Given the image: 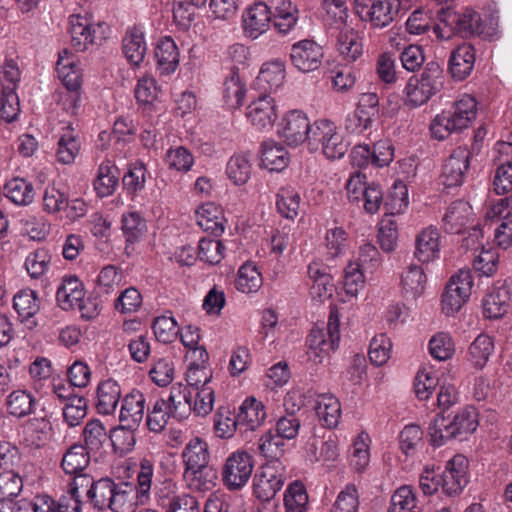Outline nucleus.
Wrapping results in <instances>:
<instances>
[{
  "instance_id": "f257e3e1",
  "label": "nucleus",
  "mask_w": 512,
  "mask_h": 512,
  "mask_svg": "<svg viewBox=\"0 0 512 512\" xmlns=\"http://www.w3.org/2000/svg\"><path fill=\"white\" fill-rule=\"evenodd\" d=\"M87 496L95 508L109 509L112 512H135L141 504L134 484L116 483L110 478L92 481Z\"/></svg>"
},
{
  "instance_id": "f03ea898",
  "label": "nucleus",
  "mask_w": 512,
  "mask_h": 512,
  "mask_svg": "<svg viewBox=\"0 0 512 512\" xmlns=\"http://www.w3.org/2000/svg\"><path fill=\"white\" fill-rule=\"evenodd\" d=\"M185 394V385L175 383L171 386L167 399L160 398L148 410L146 425L151 432L160 433L168 425L170 419L181 421L191 413V406Z\"/></svg>"
},
{
  "instance_id": "7ed1b4c3",
  "label": "nucleus",
  "mask_w": 512,
  "mask_h": 512,
  "mask_svg": "<svg viewBox=\"0 0 512 512\" xmlns=\"http://www.w3.org/2000/svg\"><path fill=\"white\" fill-rule=\"evenodd\" d=\"M444 72L434 61L428 62L419 75L411 76L403 90V103L409 108H418L442 89Z\"/></svg>"
},
{
  "instance_id": "20e7f679",
  "label": "nucleus",
  "mask_w": 512,
  "mask_h": 512,
  "mask_svg": "<svg viewBox=\"0 0 512 512\" xmlns=\"http://www.w3.org/2000/svg\"><path fill=\"white\" fill-rule=\"evenodd\" d=\"M433 31L436 37L443 41L450 40L455 35H481L483 27L479 14L470 8L462 12L442 8L439 12V23L434 26Z\"/></svg>"
},
{
  "instance_id": "39448f33",
  "label": "nucleus",
  "mask_w": 512,
  "mask_h": 512,
  "mask_svg": "<svg viewBox=\"0 0 512 512\" xmlns=\"http://www.w3.org/2000/svg\"><path fill=\"white\" fill-rule=\"evenodd\" d=\"M339 341V314L337 310H332L326 327H314L308 336V360L313 364H321L332 351L338 348Z\"/></svg>"
},
{
  "instance_id": "423d86ee",
  "label": "nucleus",
  "mask_w": 512,
  "mask_h": 512,
  "mask_svg": "<svg viewBox=\"0 0 512 512\" xmlns=\"http://www.w3.org/2000/svg\"><path fill=\"white\" fill-rule=\"evenodd\" d=\"M310 137L308 148L311 151L320 149L327 159H340L348 150L349 144L345 141L340 128L329 119L314 121Z\"/></svg>"
},
{
  "instance_id": "0eeeda50",
  "label": "nucleus",
  "mask_w": 512,
  "mask_h": 512,
  "mask_svg": "<svg viewBox=\"0 0 512 512\" xmlns=\"http://www.w3.org/2000/svg\"><path fill=\"white\" fill-rule=\"evenodd\" d=\"M254 470L253 456L245 450L233 451L221 467L223 485L229 491H240L249 482Z\"/></svg>"
},
{
  "instance_id": "6e6552de",
  "label": "nucleus",
  "mask_w": 512,
  "mask_h": 512,
  "mask_svg": "<svg viewBox=\"0 0 512 512\" xmlns=\"http://www.w3.org/2000/svg\"><path fill=\"white\" fill-rule=\"evenodd\" d=\"M286 480L285 467L279 460L263 464L253 478V495L261 502H270Z\"/></svg>"
},
{
  "instance_id": "1a4fd4ad",
  "label": "nucleus",
  "mask_w": 512,
  "mask_h": 512,
  "mask_svg": "<svg viewBox=\"0 0 512 512\" xmlns=\"http://www.w3.org/2000/svg\"><path fill=\"white\" fill-rule=\"evenodd\" d=\"M313 123L301 110H290L282 115L277 124V135L288 146L297 147L303 143L310 144Z\"/></svg>"
},
{
  "instance_id": "9d476101",
  "label": "nucleus",
  "mask_w": 512,
  "mask_h": 512,
  "mask_svg": "<svg viewBox=\"0 0 512 512\" xmlns=\"http://www.w3.org/2000/svg\"><path fill=\"white\" fill-rule=\"evenodd\" d=\"M473 287L470 270L462 269L451 276L441 297V307L445 315L451 316L459 312L468 301Z\"/></svg>"
},
{
  "instance_id": "9b49d317",
  "label": "nucleus",
  "mask_w": 512,
  "mask_h": 512,
  "mask_svg": "<svg viewBox=\"0 0 512 512\" xmlns=\"http://www.w3.org/2000/svg\"><path fill=\"white\" fill-rule=\"evenodd\" d=\"M289 58L292 66L299 72L312 73L321 67L324 49L312 39H303L291 45Z\"/></svg>"
},
{
  "instance_id": "f8f14e48",
  "label": "nucleus",
  "mask_w": 512,
  "mask_h": 512,
  "mask_svg": "<svg viewBox=\"0 0 512 512\" xmlns=\"http://www.w3.org/2000/svg\"><path fill=\"white\" fill-rule=\"evenodd\" d=\"M468 459L461 454L453 456L447 461L441 475L442 492L447 496H456L468 484Z\"/></svg>"
},
{
  "instance_id": "ddd939ff",
  "label": "nucleus",
  "mask_w": 512,
  "mask_h": 512,
  "mask_svg": "<svg viewBox=\"0 0 512 512\" xmlns=\"http://www.w3.org/2000/svg\"><path fill=\"white\" fill-rule=\"evenodd\" d=\"M242 30L246 38L255 40L270 28L271 11L268 4L258 1L248 6L242 14Z\"/></svg>"
},
{
  "instance_id": "4468645a",
  "label": "nucleus",
  "mask_w": 512,
  "mask_h": 512,
  "mask_svg": "<svg viewBox=\"0 0 512 512\" xmlns=\"http://www.w3.org/2000/svg\"><path fill=\"white\" fill-rule=\"evenodd\" d=\"M246 117L256 130H271L277 119L275 100L268 95L258 97L247 106Z\"/></svg>"
},
{
  "instance_id": "2eb2a0df",
  "label": "nucleus",
  "mask_w": 512,
  "mask_h": 512,
  "mask_svg": "<svg viewBox=\"0 0 512 512\" xmlns=\"http://www.w3.org/2000/svg\"><path fill=\"white\" fill-rule=\"evenodd\" d=\"M512 289L506 281L498 282L482 300L483 315L488 319H500L509 310Z\"/></svg>"
},
{
  "instance_id": "dca6fc26",
  "label": "nucleus",
  "mask_w": 512,
  "mask_h": 512,
  "mask_svg": "<svg viewBox=\"0 0 512 512\" xmlns=\"http://www.w3.org/2000/svg\"><path fill=\"white\" fill-rule=\"evenodd\" d=\"M56 72L69 91L79 90L82 83V68L79 57L68 49H63L58 54Z\"/></svg>"
},
{
  "instance_id": "f3484780",
  "label": "nucleus",
  "mask_w": 512,
  "mask_h": 512,
  "mask_svg": "<svg viewBox=\"0 0 512 512\" xmlns=\"http://www.w3.org/2000/svg\"><path fill=\"white\" fill-rule=\"evenodd\" d=\"M470 153L467 149L456 148L443 165L441 179L445 187L451 188L463 183L469 168Z\"/></svg>"
},
{
  "instance_id": "a211bd4d",
  "label": "nucleus",
  "mask_w": 512,
  "mask_h": 512,
  "mask_svg": "<svg viewBox=\"0 0 512 512\" xmlns=\"http://www.w3.org/2000/svg\"><path fill=\"white\" fill-rule=\"evenodd\" d=\"M441 236L434 226L423 228L415 237L414 256L421 263H431L440 258Z\"/></svg>"
},
{
  "instance_id": "6ab92c4d",
  "label": "nucleus",
  "mask_w": 512,
  "mask_h": 512,
  "mask_svg": "<svg viewBox=\"0 0 512 512\" xmlns=\"http://www.w3.org/2000/svg\"><path fill=\"white\" fill-rule=\"evenodd\" d=\"M146 398L138 389H132L121 400L119 421L129 428H137L143 420Z\"/></svg>"
},
{
  "instance_id": "aec40b11",
  "label": "nucleus",
  "mask_w": 512,
  "mask_h": 512,
  "mask_svg": "<svg viewBox=\"0 0 512 512\" xmlns=\"http://www.w3.org/2000/svg\"><path fill=\"white\" fill-rule=\"evenodd\" d=\"M495 151L499 154L500 164L495 172L493 187L496 194L502 195L512 190V144L497 143Z\"/></svg>"
},
{
  "instance_id": "412c9836",
  "label": "nucleus",
  "mask_w": 512,
  "mask_h": 512,
  "mask_svg": "<svg viewBox=\"0 0 512 512\" xmlns=\"http://www.w3.org/2000/svg\"><path fill=\"white\" fill-rule=\"evenodd\" d=\"M474 216L472 207L468 202L459 200L453 202L442 218L443 229L447 233L460 234L470 224Z\"/></svg>"
},
{
  "instance_id": "4be33fe9",
  "label": "nucleus",
  "mask_w": 512,
  "mask_h": 512,
  "mask_svg": "<svg viewBox=\"0 0 512 512\" xmlns=\"http://www.w3.org/2000/svg\"><path fill=\"white\" fill-rule=\"evenodd\" d=\"M85 294L81 280L75 275H67L57 288L56 301L61 309L73 310L81 304Z\"/></svg>"
},
{
  "instance_id": "5701e85b",
  "label": "nucleus",
  "mask_w": 512,
  "mask_h": 512,
  "mask_svg": "<svg viewBox=\"0 0 512 512\" xmlns=\"http://www.w3.org/2000/svg\"><path fill=\"white\" fill-rule=\"evenodd\" d=\"M195 354H198V356L193 358L194 361L189 364L186 371V381L190 391L212 387L210 385L212 370L207 364L209 356L206 349H196Z\"/></svg>"
},
{
  "instance_id": "b1692460",
  "label": "nucleus",
  "mask_w": 512,
  "mask_h": 512,
  "mask_svg": "<svg viewBox=\"0 0 512 512\" xmlns=\"http://www.w3.org/2000/svg\"><path fill=\"white\" fill-rule=\"evenodd\" d=\"M237 418L240 433L256 430L266 418L264 404L254 397L246 398L239 406Z\"/></svg>"
},
{
  "instance_id": "393cba45",
  "label": "nucleus",
  "mask_w": 512,
  "mask_h": 512,
  "mask_svg": "<svg viewBox=\"0 0 512 512\" xmlns=\"http://www.w3.org/2000/svg\"><path fill=\"white\" fill-rule=\"evenodd\" d=\"M400 5V0H373L364 20L374 28H385L394 21Z\"/></svg>"
},
{
  "instance_id": "a878e982",
  "label": "nucleus",
  "mask_w": 512,
  "mask_h": 512,
  "mask_svg": "<svg viewBox=\"0 0 512 512\" xmlns=\"http://www.w3.org/2000/svg\"><path fill=\"white\" fill-rule=\"evenodd\" d=\"M475 50L469 44L459 45L449 57L448 70L452 78L461 81L473 71L475 64Z\"/></svg>"
},
{
  "instance_id": "bb28decb",
  "label": "nucleus",
  "mask_w": 512,
  "mask_h": 512,
  "mask_svg": "<svg viewBox=\"0 0 512 512\" xmlns=\"http://www.w3.org/2000/svg\"><path fill=\"white\" fill-rule=\"evenodd\" d=\"M71 43L77 51H85L93 43L96 28L91 19L82 15H72L69 19Z\"/></svg>"
},
{
  "instance_id": "cd10ccee",
  "label": "nucleus",
  "mask_w": 512,
  "mask_h": 512,
  "mask_svg": "<svg viewBox=\"0 0 512 512\" xmlns=\"http://www.w3.org/2000/svg\"><path fill=\"white\" fill-rule=\"evenodd\" d=\"M197 224L204 230L220 235L225 230V217L221 206L214 202H206L195 211Z\"/></svg>"
},
{
  "instance_id": "c85d7f7f",
  "label": "nucleus",
  "mask_w": 512,
  "mask_h": 512,
  "mask_svg": "<svg viewBox=\"0 0 512 512\" xmlns=\"http://www.w3.org/2000/svg\"><path fill=\"white\" fill-rule=\"evenodd\" d=\"M336 50L346 62L357 61L363 54V41L359 32L346 26L341 28L336 38Z\"/></svg>"
},
{
  "instance_id": "c756f323",
  "label": "nucleus",
  "mask_w": 512,
  "mask_h": 512,
  "mask_svg": "<svg viewBox=\"0 0 512 512\" xmlns=\"http://www.w3.org/2000/svg\"><path fill=\"white\" fill-rule=\"evenodd\" d=\"M494 350L493 337L486 333H480L468 346L466 360L473 368L482 370L486 367Z\"/></svg>"
},
{
  "instance_id": "7c9ffc66",
  "label": "nucleus",
  "mask_w": 512,
  "mask_h": 512,
  "mask_svg": "<svg viewBox=\"0 0 512 512\" xmlns=\"http://www.w3.org/2000/svg\"><path fill=\"white\" fill-rule=\"evenodd\" d=\"M13 308L27 328L32 329L37 325L35 315L40 309V303L35 291L20 290L13 298Z\"/></svg>"
},
{
  "instance_id": "2f4dec72",
  "label": "nucleus",
  "mask_w": 512,
  "mask_h": 512,
  "mask_svg": "<svg viewBox=\"0 0 512 512\" xmlns=\"http://www.w3.org/2000/svg\"><path fill=\"white\" fill-rule=\"evenodd\" d=\"M371 438L365 431L358 433L352 440L348 461L351 469L356 473H364L370 464Z\"/></svg>"
},
{
  "instance_id": "473e14b6",
  "label": "nucleus",
  "mask_w": 512,
  "mask_h": 512,
  "mask_svg": "<svg viewBox=\"0 0 512 512\" xmlns=\"http://www.w3.org/2000/svg\"><path fill=\"white\" fill-rule=\"evenodd\" d=\"M122 397L121 387L117 381L106 379L101 381L96 390V409L99 414L112 415Z\"/></svg>"
},
{
  "instance_id": "72a5a7b5",
  "label": "nucleus",
  "mask_w": 512,
  "mask_h": 512,
  "mask_svg": "<svg viewBox=\"0 0 512 512\" xmlns=\"http://www.w3.org/2000/svg\"><path fill=\"white\" fill-rule=\"evenodd\" d=\"M122 50L133 66H139L147 52L145 33L141 27H132L126 31L122 41Z\"/></svg>"
},
{
  "instance_id": "f704fd0d",
  "label": "nucleus",
  "mask_w": 512,
  "mask_h": 512,
  "mask_svg": "<svg viewBox=\"0 0 512 512\" xmlns=\"http://www.w3.org/2000/svg\"><path fill=\"white\" fill-rule=\"evenodd\" d=\"M448 115L451 116L455 128L458 132L467 129L475 120L477 115V102L474 97L470 95H462L454 102L449 110H446Z\"/></svg>"
},
{
  "instance_id": "c9c22d12",
  "label": "nucleus",
  "mask_w": 512,
  "mask_h": 512,
  "mask_svg": "<svg viewBox=\"0 0 512 512\" xmlns=\"http://www.w3.org/2000/svg\"><path fill=\"white\" fill-rule=\"evenodd\" d=\"M155 57L158 70L162 75H169L176 71L179 65V50L170 36H163L157 41Z\"/></svg>"
},
{
  "instance_id": "e433bc0d",
  "label": "nucleus",
  "mask_w": 512,
  "mask_h": 512,
  "mask_svg": "<svg viewBox=\"0 0 512 512\" xmlns=\"http://www.w3.org/2000/svg\"><path fill=\"white\" fill-rule=\"evenodd\" d=\"M306 452L311 461H335L339 456L337 437L333 434L323 439L313 437L306 444Z\"/></svg>"
},
{
  "instance_id": "4c0bfd02",
  "label": "nucleus",
  "mask_w": 512,
  "mask_h": 512,
  "mask_svg": "<svg viewBox=\"0 0 512 512\" xmlns=\"http://www.w3.org/2000/svg\"><path fill=\"white\" fill-rule=\"evenodd\" d=\"M6 406L10 415L16 418H24L35 412L37 399L27 389H16L7 396Z\"/></svg>"
},
{
  "instance_id": "58836bf2",
  "label": "nucleus",
  "mask_w": 512,
  "mask_h": 512,
  "mask_svg": "<svg viewBox=\"0 0 512 512\" xmlns=\"http://www.w3.org/2000/svg\"><path fill=\"white\" fill-rule=\"evenodd\" d=\"M290 161L286 148L273 140L265 141L261 149L262 166L269 171L280 172L284 170Z\"/></svg>"
},
{
  "instance_id": "ea45409f",
  "label": "nucleus",
  "mask_w": 512,
  "mask_h": 512,
  "mask_svg": "<svg viewBox=\"0 0 512 512\" xmlns=\"http://www.w3.org/2000/svg\"><path fill=\"white\" fill-rule=\"evenodd\" d=\"M286 77L284 61L275 59L263 63L257 80L259 85L269 91H277L282 87Z\"/></svg>"
},
{
  "instance_id": "a19ab883",
  "label": "nucleus",
  "mask_w": 512,
  "mask_h": 512,
  "mask_svg": "<svg viewBox=\"0 0 512 512\" xmlns=\"http://www.w3.org/2000/svg\"><path fill=\"white\" fill-rule=\"evenodd\" d=\"M426 275L421 266L411 264L400 275V286L406 297L418 298L425 290Z\"/></svg>"
},
{
  "instance_id": "79ce46f5",
  "label": "nucleus",
  "mask_w": 512,
  "mask_h": 512,
  "mask_svg": "<svg viewBox=\"0 0 512 512\" xmlns=\"http://www.w3.org/2000/svg\"><path fill=\"white\" fill-rule=\"evenodd\" d=\"M428 436L435 447H441L452 439H458L451 416L437 414L429 424Z\"/></svg>"
},
{
  "instance_id": "37998d69",
  "label": "nucleus",
  "mask_w": 512,
  "mask_h": 512,
  "mask_svg": "<svg viewBox=\"0 0 512 512\" xmlns=\"http://www.w3.org/2000/svg\"><path fill=\"white\" fill-rule=\"evenodd\" d=\"M187 487L195 492L211 491L216 485V473L208 465L199 468L184 469Z\"/></svg>"
},
{
  "instance_id": "c03bdc74",
  "label": "nucleus",
  "mask_w": 512,
  "mask_h": 512,
  "mask_svg": "<svg viewBox=\"0 0 512 512\" xmlns=\"http://www.w3.org/2000/svg\"><path fill=\"white\" fill-rule=\"evenodd\" d=\"M80 141L74 129L67 125L61 131L57 143L56 158L62 164H72L80 152Z\"/></svg>"
},
{
  "instance_id": "a18cd8bd",
  "label": "nucleus",
  "mask_w": 512,
  "mask_h": 512,
  "mask_svg": "<svg viewBox=\"0 0 512 512\" xmlns=\"http://www.w3.org/2000/svg\"><path fill=\"white\" fill-rule=\"evenodd\" d=\"M119 183L117 167L110 161H103L98 168L94 181V189L99 197H107L114 193Z\"/></svg>"
},
{
  "instance_id": "49530a36",
  "label": "nucleus",
  "mask_w": 512,
  "mask_h": 512,
  "mask_svg": "<svg viewBox=\"0 0 512 512\" xmlns=\"http://www.w3.org/2000/svg\"><path fill=\"white\" fill-rule=\"evenodd\" d=\"M316 414L319 420L328 428H335L341 417V405L332 394H321L316 399Z\"/></svg>"
},
{
  "instance_id": "de8ad7c7",
  "label": "nucleus",
  "mask_w": 512,
  "mask_h": 512,
  "mask_svg": "<svg viewBox=\"0 0 512 512\" xmlns=\"http://www.w3.org/2000/svg\"><path fill=\"white\" fill-rule=\"evenodd\" d=\"M4 195L18 206L30 205L35 197L33 185L22 178H13L4 186Z\"/></svg>"
},
{
  "instance_id": "09e8293b",
  "label": "nucleus",
  "mask_w": 512,
  "mask_h": 512,
  "mask_svg": "<svg viewBox=\"0 0 512 512\" xmlns=\"http://www.w3.org/2000/svg\"><path fill=\"white\" fill-rule=\"evenodd\" d=\"M185 469L199 468L209 463L208 444L199 437L192 438L182 452Z\"/></svg>"
},
{
  "instance_id": "8fccbe9b",
  "label": "nucleus",
  "mask_w": 512,
  "mask_h": 512,
  "mask_svg": "<svg viewBox=\"0 0 512 512\" xmlns=\"http://www.w3.org/2000/svg\"><path fill=\"white\" fill-rule=\"evenodd\" d=\"M458 440H466L473 434L479 425L478 412L473 406L459 409L452 417Z\"/></svg>"
},
{
  "instance_id": "3c124183",
  "label": "nucleus",
  "mask_w": 512,
  "mask_h": 512,
  "mask_svg": "<svg viewBox=\"0 0 512 512\" xmlns=\"http://www.w3.org/2000/svg\"><path fill=\"white\" fill-rule=\"evenodd\" d=\"M285 512H307L309 497L305 485L296 480L290 483L284 493Z\"/></svg>"
},
{
  "instance_id": "603ef678",
  "label": "nucleus",
  "mask_w": 512,
  "mask_h": 512,
  "mask_svg": "<svg viewBox=\"0 0 512 512\" xmlns=\"http://www.w3.org/2000/svg\"><path fill=\"white\" fill-rule=\"evenodd\" d=\"M262 284V275L255 263L248 261L240 266L236 279L238 291L245 294L255 293L261 288Z\"/></svg>"
},
{
  "instance_id": "864d4df0",
  "label": "nucleus",
  "mask_w": 512,
  "mask_h": 512,
  "mask_svg": "<svg viewBox=\"0 0 512 512\" xmlns=\"http://www.w3.org/2000/svg\"><path fill=\"white\" fill-rule=\"evenodd\" d=\"M246 88L237 71H231L223 83V100L230 109L239 108L244 100Z\"/></svg>"
},
{
  "instance_id": "5fc2aeb1",
  "label": "nucleus",
  "mask_w": 512,
  "mask_h": 512,
  "mask_svg": "<svg viewBox=\"0 0 512 512\" xmlns=\"http://www.w3.org/2000/svg\"><path fill=\"white\" fill-rule=\"evenodd\" d=\"M185 394L191 406V411L196 415L206 416L213 410L215 401L213 387H204L190 391L185 385Z\"/></svg>"
},
{
  "instance_id": "6e6d98bb",
  "label": "nucleus",
  "mask_w": 512,
  "mask_h": 512,
  "mask_svg": "<svg viewBox=\"0 0 512 512\" xmlns=\"http://www.w3.org/2000/svg\"><path fill=\"white\" fill-rule=\"evenodd\" d=\"M439 384V378L435 368L431 365L422 366L414 380V391L419 400L430 398L435 388Z\"/></svg>"
},
{
  "instance_id": "4d7b16f0",
  "label": "nucleus",
  "mask_w": 512,
  "mask_h": 512,
  "mask_svg": "<svg viewBox=\"0 0 512 512\" xmlns=\"http://www.w3.org/2000/svg\"><path fill=\"white\" fill-rule=\"evenodd\" d=\"M455 342L448 332L435 333L428 342V351L438 361L450 360L455 354Z\"/></svg>"
},
{
  "instance_id": "13d9d810",
  "label": "nucleus",
  "mask_w": 512,
  "mask_h": 512,
  "mask_svg": "<svg viewBox=\"0 0 512 512\" xmlns=\"http://www.w3.org/2000/svg\"><path fill=\"white\" fill-rule=\"evenodd\" d=\"M301 198L298 191L292 186L281 187L277 193L276 206L278 212L287 219L297 217Z\"/></svg>"
},
{
  "instance_id": "bf43d9fd",
  "label": "nucleus",
  "mask_w": 512,
  "mask_h": 512,
  "mask_svg": "<svg viewBox=\"0 0 512 512\" xmlns=\"http://www.w3.org/2000/svg\"><path fill=\"white\" fill-rule=\"evenodd\" d=\"M251 171V161L245 154L233 155L226 165L227 177L237 186L244 185L248 182Z\"/></svg>"
},
{
  "instance_id": "052dcab7",
  "label": "nucleus",
  "mask_w": 512,
  "mask_h": 512,
  "mask_svg": "<svg viewBox=\"0 0 512 512\" xmlns=\"http://www.w3.org/2000/svg\"><path fill=\"white\" fill-rule=\"evenodd\" d=\"M321 7L322 17L326 24L336 28L346 24L349 16L346 0H323Z\"/></svg>"
},
{
  "instance_id": "680f3d73",
  "label": "nucleus",
  "mask_w": 512,
  "mask_h": 512,
  "mask_svg": "<svg viewBox=\"0 0 512 512\" xmlns=\"http://www.w3.org/2000/svg\"><path fill=\"white\" fill-rule=\"evenodd\" d=\"M165 512H201L197 498L189 493H173L162 498Z\"/></svg>"
},
{
  "instance_id": "e2e57ef3",
  "label": "nucleus",
  "mask_w": 512,
  "mask_h": 512,
  "mask_svg": "<svg viewBox=\"0 0 512 512\" xmlns=\"http://www.w3.org/2000/svg\"><path fill=\"white\" fill-rule=\"evenodd\" d=\"M365 271L353 260L349 261L344 269L343 289L349 298H357L365 286Z\"/></svg>"
},
{
  "instance_id": "0e129e2a",
  "label": "nucleus",
  "mask_w": 512,
  "mask_h": 512,
  "mask_svg": "<svg viewBox=\"0 0 512 512\" xmlns=\"http://www.w3.org/2000/svg\"><path fill=\"white\" fill-rule=\"evenodd\" d=\"M152 330L159 342L172 343L179 336V327L171 313H166L154 319Z\"/></svg>"
},
{
  "instance_id": "69168bd1",
  "label": "nucleus",
  "mask_w": 512,
  "mask_h": 512,
  "mask_svg": "<svg viewBox=\"0 0 512 512\" xmlns=\"http://www.w3.org/2000/svg\"><path fill=\"white\" fill-rule=\"evenodd\" d=\"M51 254L45 248H39L30 252L25 259V269L33 279H39L50 269Z\"/></svg>"
},
{
  "instance_id": "338daca9",
  "label": "nucleus",
  "mask_w": 512,
  "mask_h": 512,
  "mask_svg": "<svg viewBox=\"0 0 512 512\" xmlns=\"http://www.w3.org/2000/svg\"><path fill=\"white\" fill-rule=\"evenodd\" d=\"M89 463L88 452L82 445H73L62 458V468L66 474L77 475L82 472Z\"/></svg>"
},
{
  "instance_id": "774afa93",
  "label": "nucleus",
  "mask_w": 512,
  "mask_h": 512,
  "mask_svg": "<svg viewBox=\"0 0 512 512\" xmlns=\"http://www.w3.org/2000/svg\"><path fill=\"white\" fill-rule=\"evenodd\" d=\"M388 512H417V498L411 486L403 485L393 493Z\"/></svg>"
}]
</instances>
